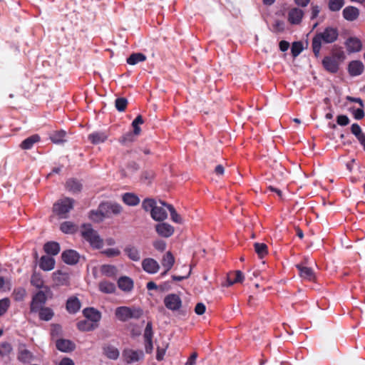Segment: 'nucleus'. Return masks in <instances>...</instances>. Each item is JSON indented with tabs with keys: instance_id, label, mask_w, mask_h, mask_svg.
<instances>
[{
	"instance_id": "f257e3e1",
	"label": "nucleus",
	"mask_w": 365,
	"mask_h": 365,
	"mask_svg": "<svg viewBox=\"0 0 365 365\" xmlns=\"http://www.w3.org/2000/svg\"><path fill=\"white\" fill-rule=\"evenodd\" d=\"M170 205L162 201L156 202L153 199H145L142 202V207L146 212H150L151 217L158 222H163L168 218V207Z\"/></svg>"
},
{
	"instance_id": "0e129e2a",
	"label": "nucleus",
	"mask_w": 365,
	"mask_h": 365,
	"mask_svg": "<svg viewBox=\"0 0 365 365\" xmlns=\"http://www.w3.org/2000/svg\"><path fill=\"white\" fill-rule=\"evenodd\" d=\"M352 113H353L354 118L357 120H360V119L363 118L364 116V110L361 107L360 108L354 110Z\"/></svg>"
},
{
	"instance_id": "aec40b11",
	"label": "nucleus",
	"mask_w": 365,
	"mask_h": 365,
	"mask_svg": "<svg viewBox=\"0 0 365 365\" xmlns=\"http://www.w3.org/2000/svg\"><path fill=\"white\" fill-rule=\"evenodd\" d=\"M324 68L329 72L336 73L339 68L336 59L334 57H325L323 60Z\"/></svg>"
},
{
	"instance_id": "6e6552de",
	"label": "nucleus",
	"mask_w": 365,
	"mask_h": 365,
	"mask_svg": "<svg viewBox=\"0 0 365 365\" xmlns=\"http://www.w3.org/2000/svg\"><path fill=\"white\" fill-rule=\"evenodd\" d=\"M51 280L53 287L68 285L69 284V275L61 270H57L52 273Z\"/></svg>"
},
{
	"instance_id": "13d9d810",
	"label": "nucleus",
	"mask_w": 365,
	"mask_h": 365,
	"mask_svg": "<svg viewBox=\"0 0 365 365\" xmlns=\"http://www.w3.org/2000/svg\"><path fill=\"white\" fill-rule=\"evenodd\" d=\"M274 30L277 32L282 31L284 29V23L282 21L276 20L273 24Z\"/></svg>"
},
{
	"instance_id": "c85d7f7f",
	"label": "nucleus",
	"mask_w": 365,
	"mask_h": 365,
	"mask_svg": "<svg viewBox=\"0 0 365 365\" xmlns=\"http://www.w3.org/2000/svg\"><path fill=\"white\" fill-rule=\"evenodd\" d=\"M39 140L40 136L38 135H34L22 141L20 146L24 150H28L31 148L34 144L38 143Z\"/></svg>"
},
{
	"instance_id": "2f4dec72",
	"label": "nucleus",
	"mask_w": 365,
	"mask_h": 365,
	"mask_svg": "<svg viewBox=\"0 0 365 365\" xmlns=\"http://www.w3.org/2000/svg\"><path fill=\"white\" fill-rule=\"evenodd\" d=\"M44 250L48 255H56L60 252V246L55 242H48L44 245Z\"/></svg>"
},
{
	"instance_id": "338daca9",
	"label": "nucleus",
	"mask_w": 365,
	"mask_h": 365,
	"mask_svg": "<svg viewBox=\"0 0 365 365\" xmlns=\"http://www.w3.org/2000/svg\"><path fill=\"white\" fill-rule=\"evenodd\" d=\"M289 47V43L287 41H282L279 43V48L282 51H286Z\"/></svg>"
},
{
	"instance_id": "6ab92c4d",
	"label": "nucleus",
	"mask_w": 365,
	"mask_h": 365,
	"mask_svg": "<svg viewBox=\"0 0 365 365\" xmlns=\"http://www.w3.org/2000/svg\"><path fill=\"white\" fill-rule=\"evenodd\" d=\"M63 261L68 264H74L78 260V255L73 250H66L62 253Z\"/></svg>"
},
{
	"instance_id": "4468645a",
	"label": "nucleus",
	"mask_w": 365,
	"mask_h": 365,
	"mask_svg": "<svg viewBox=\"0 0 365 365\" xmlns=\"http://www.w3.org/2000/svg\"><path fill=\"white\" fill-rule=\"evenodd\" d=\"M359 10L354 6H348L342 11V16L348 21H356L359 16Z\"/></svg>"
},
{
	"instance_id": "e2e57ef3",
	"label": "nucleus",
	"mask_w": 365,
	"mask_h": 365,
	"mask_svg": "<svg viewBox=\"0 0 365 365\" xmlns=\"http://www.w3.org/2000/svg\"><path fill=\"white\" fill-rule=\"evenodd\" d=\"M320 12V7L317 5H312L311 7V19H315Z\"/></svg>"
},
{
	"instance_id": "c756f323",
	"label": "nucleus",
	"mask_w": 365,
	"mask_h": 365,
	"mask_svg": "<svg viewBox=\"0 0 365 365\" xmlns=\"http://www.w3.org/2000/svg\"><path fill=\"white\" fill-rule=\"evenodd\" d=\"M38 312L39 318L44 321L51 320L54 315L53 311L49 307H40Z\"/></svg>"
},
{
	"instance_id": "69168bd1",
	"label": "nucleus",
	"mask_w": 365,
	"mask_h": 365,
	"mask_svg": "<svg viewBox=\"0 0 365 365\" xmlns=\"http://www.w3.org/2000/svg\"><path fill=\"white\" fill-rule=\"evenodd\" d=\"M197 356V355L196 353L192 354L190 357L187 361L185 365H194L195 364Z\"/></svg>"
},
{
	"instance_id": "8fccbe9b",
	"label": "nucleus",
	"mask_w": 365,
	"mask_h": 365,
	"mask_svg": "<svg viewBox=\"0 0 365 365\" xmlns=\"http://www.w3.org/2000/svg\"><path fill=\"white\" fill-rule=\"evenodd\" d=\"M303 50V46L300 42L293 43L291 48L293 56H297Z\"/></svg>"
},
{
	"instance_id": "5701e85b",
	"label": "nucleus",
	"mask_w": 365,
	"mask_h": 365,
	"mask_svg": "<svg viewBox=\"0 0 365 365\" xmlns=\"http://www.w3.org/2000/svg\"><path fill=\"white\" fill-rule=\"evenodd\" d=\"M57 349L63 352H68L75 349V344L70 340L59 339L56 341Z\"/></svg>"
},
{
	"instance_id": "39448f33",
	"label": "nucleus",
	"mask_w": 365,
	"mask_h": 365,
	"mask_svg": "<svg viewBox=\"0 0 365 365\" xmlns=\"http://www.w3.org/2000/svg\"><path fill=\"white\" fill-rule=\"evenodd\" d=\"M75 200L70 197L58 200L53 206V212L60 219H66L73 209Z\"/></svg>"
},
{
	"instance_id": "cd10ccee",
	"label": "nucleus",
	"mask_w": 365,
	"mask_h": 365,
	"mask_svg": "<svg viewBox=\"0 0 365 365\" xmlns=\"http://www.w3.org/2000/svg\"><path fill=\"white\" fill-rule=\"evenodd\" d=\"M124 251L131 260L138 262L140 259V252L136 247L128 246L125 248Z\"/></svg>"
},
{
	"instance_id": "412c9836",
	"label": "nucleus",
	"mask_w": 365,
	"mask_h": 365,
	"mask_svg": "<svg viewBox=\"0 0 365 365\" xmlns=\"http://www.w3.org/2000/svg\"><path fill=\"white\" fill-rule=\"evenodd\" d=\"M123 202L128 206H136L140 203V198L133 192H126L122 195Z\"/></svg>"
},
{
	"instance_id": "7ed1b4c3",
	"label": "nucleus",
	"mask_w": 365,
	"mask_h": 365,
	"mask_svg": "<svg viewBox=\"0 0 365 365\" xmlns=\"http://www.w3.org/2000/svg\"><path fill=\"white\" fill-rule=\"evenodd\" d=\"M115 243L113 238H107L103 241L98 235L93 232V249H98L101 252L108 257H115L120 255V250L117 247H108L105 246H113Z\"/></svg>"
},
{
	"instance_id": "6e6d98bb",
	"label": "nucleus",
	"mask_w": 365,
	"mask_h": 365,
	"mask_svg": "<svg viewBox=\"0 0 365 365\" xmlns=\"http://www.w3.org/2000/svg\"><path fill=\"white\" fill-rule=\"evenodd\" d=\"M168 348V344H166L164 347H158L157 349V354H156V359L158 361H161L163 359L164 356L165 354L166 350Z\"/></svg>"
},
{
	"instance_id": "58836bf2",
	"label": "nucleus",
	"mask_w": 365,
	"mask_h": 365,
	"mask_svg": "<svg viewBox=\"0 0 365 365\" xmlns=\"http://www.w3.org/2000/svg\"><path fill=\"white\" fill-rule=\"evenodd\" d=\"M344 5V0H329L328 7L331 11H339Z\"/></svg>"
},
{
	"instance_id": "bb28decb",
	"label": "nucleus",
	"mask_w": 365,
	"mask_h": 365,
	"mask_svg": "<svg viewBox=\"0 0 365 365\" xmlns=\"http://www.w3.org/2000/svg\"><path fill=\"white\" fill-rule=\"evenodd\" d=\"M60 230L65 234H73L77 231L78 227L73 222L65 221L61 224Z\"/></svg>"
},
{
	"instance_id": "f03ea898",
	"label": "nucleus",
	"mask_w": 365,
	"mask_h": 365,
	"mask_svg": "<svg viewBox=\"0 0 365 365\" xmlns=\"http://www.w3.org/2000/svg\"><path fill=\"white\" fill-rule=\"evenodd\" d=\"M123 212V207L115 202H101L95 212H93V220L102 221L106 218L118 215Z\"/></svg>"
},
{
	"instance_id": "3c124183",
	"label": "nucleus",
	"mask_w": 365,
	"mask_h": 365,
	"mask_svg": "<svg viewBox=\"0 0 365 365\" xmlns=\"http://www.w3.org/2000/svg\"><path fill=\"white\" fill-rule=\"evenodd\" d=\"M10 306V301L8 298L0 300V316L4 314Z\"/></svg>"
},
{
	"instance_id": "680f3d73",
	"label": "nucleus",
	"mask_w": 365,
	"mask_h": 365,
	"mask_svg": "<svg viewBox=\"0 0 365 365\" xmlns=\"http://www.w3.org/2000/svg\"><path fill=\"white\" fill-rule=\"evenodd\" d=\"M349 123V119L346 115H341L337 117V123L340 125H346Z\"/></svg>"
},
{
	"instance_id": "c9c22d12",
	"label": "nucleus",
	"mask_w": 365,
	"mask_h": 365,
	"mask_svg": "<svg viewBox=\"0 0 365 365\" xmlns=\"http://www.w3.org/2000/svg\"><path fill=\"white\" fill-rule=\"evenodd\" d=\"M81 184L76 180L71 179L66 182V188L71 192H77L81 190Z\"/></svg>"
},
{
	"instance_id": "f3484780",
	"label": "nucleus",
	"mask_w": 365,
	"mask_h": 365,
	"mask_svg": "<svg viewBox=\"0 0 365 365\" xmlns=\"http://www.w3.org/2000/svg\"><path fill=\"white\" fill-rule=\"evenodd\" d=\"M162 266L165 271L161 274L165 276L167 272L171 269L175 264V257L170 252H168L163 257L161 261Z\"/></svg>"
},
{
	"instance_id": "1a4fd4ad",
	"label": "nucleus",
	"mask_w": 365,
	"mask_h": 365,
	"mask_svg": "<svg viewBox=\"0 0 365 365\" xmlns=\"http://www.w3.org/2000/svg\"><path fill=\"white\" fill-rule=\"evenodd\" d=\"M165 307L170 310H178L182 305V301L180 297L175 294H170L164 299Z\"/></svg>"
},
{
	"instance_id": "f8f14e48",
	"label": "nucleus",
	"mask_w": 365,
	"mask_h": 365,
	"mask_svg": "<svg viewBox=\"0 0 365 365\" xmlns=\"http://www.w3.org/2000/svg\"><path fill=\"white\" fill-rule=\"evenodd\" d=\"M303 16L304 12L302 9L292 8L288 12L287 19L291 24H299L302 21Z\"/></svg>"
},
{
	"instance_id": "774afa93",
	"label": "nucleus",
	"mask_w": 365,
	"mask_h": 365,
	"mask_svg": "<svg viewBox=\"0 0 365 365\" xmlns=\"http://www.w3.org/2000/svg\"><path fill=\"white\" fill-rule=\"evenodd\" d=\"M59 365H75L73 360H71L69 358H64L63 359L60 363Z\"/></svg>"
},
{
	"instance_id": "864d4df0",
	"label": "nucleus",
	"mask_w": 365,
	"mask_h": 365,
	"mask_svg": "<svg viewBox=\"0 0 365 365\" xmlns=\"http://www.w3.org/2000/svg\"><path fill=\"white\" fill-rule=\"evenodd\" d=\"M153 331L152 325L150 323H148L144 331V339L145 341L152 340Z\"/></svg>"
},
{
	"instance_id": "603ef678",
	"label": "nucleus",
	"mask_w": 365,
	"mask_h": 365,
	"mask_svg": "<svg viewBox=\"0 0 365 365\" xmlns=\"http://www.w3.org/2000/svg\"><path fill=\"white\" fill-rule=\"evenodd\" d=\"M11 289V283L0 276V292H7Z\"/></svg>"
},
{
	"instance_id": "0eeeda50",
	"label": "nucleus",
	"mask_w": 365,
	"mask_h": 365,
	"mask_svg": "<svg viewBox=\"0 0 365 365\" xmlns=\"http://www.w3.org/2000/svg\"><path fill=\"white\" fill-rule=\"evenodd\" d=\"M53 297V292L48 286L44 287L43 290L38 291L34 297L31 303V312H37L39 307L46 303L48 299Z\"/></svg>"
},
{
	"instance_id": "20e7f679",
	"label": "nucleus",
	"mask_w": 365,
	"mask_h": 365,
	"mask_svg": "<svg viewBox=\"0 0 365 365\" xmlns=\"http://www.w3.org/2000/svg\"><path fill=\"white\" fill-rule=\"evenodd\" d=\"M338 36L337 30L333 28H327L324 32L314 36L312 41L313 51L316 56L319 54L322 42L330 43L335 41Z\"/></svg>"
},
{
	"instance_id": "423d86ee",
	"label": "nucleus",
	"mask_w": 365,
	"mask_h": 365,
	"mask_svg": "<svg viewBox=\"0 0 365 365\" xmlns=\"http://www.w3.org/2000/svg\"><path fill=\"white\" fill-rule=\"evenodd\" d=\"M143 314V310L138 307H129L122 306L116 308L115 311V317L119 321H128L131 319L140 318Z\"/></svg>"
},
{
	"instance_id": "37998d69",
	"label": "nucleus",
	"mask_w": 365,
	"mask_h": 365,
	"mask_svg": "<svg viewBox=\"0 0 365 365\" xmlns=\"http://www.w3.org/2000/svg\"><path fill=\"white\" fill-rule=\"evenodd\" d=\"M255 250L260 258L264 257L267 254V246L264 243H255Z\"/></svg>"
},
{
	"instance_id": "a878e982",
	"label": "nucleus",
	"mask_w": 365,
	"mask_h": 365,
	"mask_svg": "<svg viewBox=\"0 0 365 365\" xmlns=\"http://www.w3.org/2000/svg\"><path fill=\"white\" fill-rule=\"evenodd\" d=\"M244 280V275L240 270L231 272L227 276V284L229 286L235 283L242 282Z\"/></svg>"
},
{
	"instance_id": "c03bdc74",
	"label": "nucleus",
	"mask_w": 365,
	"mask_h": 365,
	"mask_svg": "<svg viewBox=\"0 0 365 365\" xmlns=\"http://www.w3.org/2000/svg\"><path fill=\"white\" fill-rule=\"evenodd\" d=\"M143 123V120L141 115H138L135 119L133 121L132 125L133 128V133L135 135H138L140 133V125Z\"/></svg>"
},
{
	"instance_id": "4d7b16f0",
	"label": "nucleus",
	"mask_w": 365,
	"mask_h": 365,
	"mask_svg": "<svg viewBox=\"0 0 365 365\" xmlns=\"http://www.w3.org/2000/svg\"><path fill=\"white\" fill-rule=\"evenodd\" d=\"M154 247L159 251H164L166 248V243L163 240H157L153 243Z\"/></svg>"
},
{
	"instance_id": "a18cd8bd",
	"label": "nucleus",
	"mask_w": 365,
	"mask_h": 365,
	"mask_svg": "<svg viewBox=\"0 0 365 365\" xmlns=\"http://www.w3.org/2000/svg\"><path fill=\"white\" fill-rule=\"evenodd\" d=\"M33 358L32 353L27 349L21 350L19 356V359L24 362H29Z\"/></svg>"
},
{
	"instance_id": "09e8293b",
	"label": "nucleus",
	"mask_w": 365,
	"mask_h": 365,
	"mask_svg": "<svg viewBox=\"0 0 365 365\" xmlns=\"http://www.w3.org/2000/svg\"><path fill=\"white\" fill-rule=\"evenodd\" d=\"M128 104V101L124 98H119L115 100V107L118 111L125 110Z\"/></svg>"
},
{
	"instance_id": "5fc2aeb1",
	"label": "nucleus",
	"mask_w": 365,
	"mask_h": 365,
	"mask_svg": "<svg viewBox=\"0 0 365 365\" xmlns=\"http://www.w3.org/2000/svg\"><path fill=\"white\" fill-rule=\"evenodd\" d=\"M11 351V346L7 343L2 344L0 346V355L4 356L9 354Z\"/></svg>"
},
{
	"instance_id": "f704fd0d",
	"label": "nucleus",
	"mask_w": 365,
	"mask_h": 365,
	"mask_svg": "<svg viewBox=\"0 0 365 365\" xmlns=\"http://www.w3.org/2000/svg\"><path fill=\"white\" fill-rule=\"evenodd\" d=\"M66 132L63 130L55 131L51 133L50 139L54 143H61L66 140Z\"/></svg>"
},
{
	"instance_id": "ddd939ff",
	"label": "nucleus",
	"mask_w": 365,
	"mask_h": 365,
	"mask_svg": "<svg viewBox=\"0 0 365 365\" xmlns=\"http://www.w3.org/2000/svg\"><path fill=\"white\" fill-rule=\"evenodd\" d=\"M123 356L127 363H133L141 359L143 357V353L141 351L127 349L123 351Z\"/></svg>"
},
{
	"instance_id": "7c9ffc66",
	"label": "nucleus",
	"mask_w": 365,
	"mask_h": 365,
	"mask_svg": "<svg viewBox=\"0 0 365 365\" xmlns=\"http://www.w3.org/2000/svg\"><path fill=\"white\" fill-rule=\"evenodd\" d=\"M297 267L299 271L301 277H302L303 279L309 281L313 280L314 279V274L311 268L302 267L300 265H297Z\"/></svg>"
},
{
	"instance_id": "e433bc0d",
	"label": "nucleus",
	"mask_w": 365,
	"mask_h": 365,
	"mask_svg": "<svg viewBox=\"0 0 365 365\" xmlns=\"http://www.w3.org/2000/svg\"><path fill=\"white\" fill-rule=\"evenodd\" d=\"M146 59L144 54L137 53H133L127 59V63L130 65H135L139 62H143Z\"/></svg>"
},
{
	"instance_id": "393cba45",
	"label": "nucleus",
	"mask_w": 365,
	"mask_h": 365,
	"mask_svg": "<svg viewBox=\"0 0 365 365\" xmlns=\"http://www.w3.org/2000/svg\"><path fill=\"white\" fill-rule=\"evenodd\" d=\"M103 354L105 356H106L108 359L115 360L118 358L120 355V352L118 349L110 344H107L104 346L103 347Z\"/></svg>"
},
{
	"instance_id": "ea45409f",
	"label": "nucleus",
	"mask_w": 365,
	"mask_h": 365,
	"mask_svg": "<svg viewBox=\"0 0 365 365\" xmlns=\"http://www.w3.org/2000/svg\"><path fill=\"white\" fill-rule=\"evenodd\" d=\"M99 289L105 293H113L115 290V286L112 282H102L99 284Z\"/></svg>"
},
{
	"instance_id": "dca6fc26",
	"label": "nucleus",
	"mask_w": 365,
	"mask_h": 365,
	"mask_svg": "<svg viewBox=\"0 0 365 365\" xmlns=\"http://www.w3.org/2000/svg\"><path fill=\"white\" fill-rule=\"evenodd\" d=\"M86 319L80 321L77 326L81 331H88L91 327V309L86 308L83 312Z\"/></svg>"
},
{
	"instance_id": "72a5a7b5",
	"label": "nucleus",
	"mask_w": 365,
	"mask_h": 365,
	"mask_svg": "<svg viewBox=\"0 0 365 365\" xmlns=\"http://www.w3.org/2000/svg\"><path fill=\"white\" fill-rule=\"evenodd\" d=\"M31 283L32 285H34L35 287L38 289H44V281L43 277L40 274L38 273H34L31 278Z\"/></svg>"
},
{
	"instance_id": "79ce46f5",
	"label": "nucleus",
	"mask_w": 365,
	"mask_h": 365,
	"mask_svg": "<svg viewBox=\"0 0 365 365\" xmlns=\"http://www.w3.org/2000/svg\"><path fill=\"white\" fill-rule=\"evenodd\" d=\"M168 209L170 211L171 220L174 222L178 224H183L185 222L183 218L175 211L172 205L168 206Z\"/></svg>"
},
{
	"instance_id": "49530a36",
	"label": "nucleus",
	"mask_w": 365,
	"mask_h": 365,
	"mask_svg": "<svg viewBox=\"0 0 365 365\" xmlns=\"http://www.w3.org/2000/svg\"><path fill=\"white\" fill-rule=\"evenodd\" d=\"M81 235L88 242H91V229L90 225H83L81 227Z\"/></svg>"
},
{
	"instance_id": "9d476101",
	"label": "nucleus",
	"mask_w": 365,
	"mask_h": 365,
	"mask_svg": "<svg viewBox=\"0 0 365 365\" xmlns=\"http://www.w3.org/2000/svg\"><path fill=\"white\" fill-rule=\"evenodd\" d=\"M155 229L159 236L165 238L171 237L175 232L173 226L167 222L157 224Z\"/></svg>"
},
{
	"instance_id": "473e14b6",
	"label": "nucleus",
	"mask_w": 365,
	"mask_h": 365,
	"mask_svg": "<svg viewBox=\"0 0 365 365\" xmlns=\"http://www.w3.org/2000/svg\"><path fill=\"white\" fill-rule=\"evenodd\" d=\"M80 302L77 298H70L67 301L66 309L70 313H75L80 309Z\"/></svg>"
},
{
	"instance_id": "4c0bfd02",
	"label": "nucleus",
	"mask_w": 365,
	"mask_h": 365,
	"mask_svg": "<svg viewBox=\"0 0 365 365\" xmlns=\"http://www.w3.org/2000/svg\"><path fill=\"white\" fill-rule=\"evenodd\" d=\"M351 133L357 138L359 142H365V135L361 132V129L358 124H353L351 125Z\"/></svg>"
},
{
	"instance_id": "9b49d317",
	"label": "nucleus",
	"mask_w": 365,
	"mask_h": 365,
	"mask_svg": "<svg viewBox=\"0 0 365 365\" xmlns=\"http://www.w3.org/2000/svg\"><path fill=\"white\" fill-rule=\"evenodd\" d=\"M143 270L150 274H155L160 269L159 263L153 258H145L142 261Z\"/></svg>"
},
{
	"instance_id": "a211bd4d",
	"label": "nucleus",
	"mask_w": 365,
	"mask_h": 365,
	"mask_svg": "<svg viewBox=\"0 0 365 365\" xmlns=\"http://www.w3.org/2000/svg\"><path fill=\"white\" fill-rule=\"evenodd\" d=\"M55 259L48 256H42L39 261V267L43 271H51L55 267Z\"/></svg>"
},
{
	"instance_id": "052dcab7",
	"label": "nucleus",
	"mask_w": 365,
	"mask_h": 365,
	"mask_svg": "<svg viewBox=\"0 0 365 365\" xmlns=\"http://www.w3.org/2000/svg\"><path fill=\"white\" fill-rule=\"evenodd\" d=\"M206 310L205 305L203 303H197L195 308V312L198 315H202Z\"/></svg>"
},
{
	"instance_id": "b1692460",
	"label": "nucleus",
	"mask_w": 365,
	"mask_h": 365,
	"mask_svg": "<svg viewBox=\"0 0 365 365\" xmlns=\"http://www.w3.org/2000/svg\"><path fill=\"white\" fill-rule=\"evenodd\" d=\"M364 70V65L359 61H353L349 65V72L351 76H359Z\"/></svg>"
},
{
	"instance_id": "de8ad7c7",
	"label": "nucleus",
	"mask_w": 365,
	"mask_h": 365,
	"mask_svg": "<svg viewBox=\"0 0 365 365\" xmlns=\"http://www.w3.org/2000/svg\"><path fill=\"white\" fill-rule=\"evenodd\" d=\"M108 138L106 133H96L93 134V143H100L104 142Z\"/></svg>"
},
{
	"instance_id": "a19ab883",
	"label": "nucleus",
	"mask_w": 365,
	"mask_h": 365,
	"mask_svg": "<svg viewBox=\"0 0 365 365\" xmlns=\"http://www.w3.org/2000/svg\"><path fill=\"white\" fill-rule=\"evenodd\" d=\"M101 272L107 276L112 277L117 274V268L114 265L105 264L101 268Z\"/></svg>"
},
{
	"instance_id": "2eb2a0df",
	"label": "nucleus",
	"mask_w": 365,
	"mask_h": 365,
	"mask_svg": "<svg viewBox=\"0 0 365 365\" xmlns=\"http://www.w3.org/2000/svg\"><path fill=\"white\" fill-rule=\"evenodd\" d=\"M118 286L124 292H130L134 287L133 280L127 276L120 277L118 280Z\"/></svg>"
},
{
	"instance_id": "4be33fe9",
	"label": "nucleus",
	"mask_w": 365,
	"mask_h": 365,
	"mask_svg": "<svg viewBox=\"0 0 365 365\" xmlns=\"http://www.w3.org/2000/svg\"><path fill=\"white\" fill-rule=\"evenodd\" d=\"M347 51L350 53L358 52L361 49V43L356 38H350L346 42Z\"/></svg>"
},
{
	"instance_id": "bf43d9fd",
	"label": "nucleus",
	"mask_w": 365,
	"mask_h": 365,
	"mask_svg": "<svg viewBox=\"0 0 365 365\" xmlns=\"http://www.w3.org/2000/svg\"><path fill=\"white\" fill-rule=\"evenodd\" d=\"M16 300H21L26 295V290L24 289H19L14 292Z\"/></svg>"
}]
</instances>
